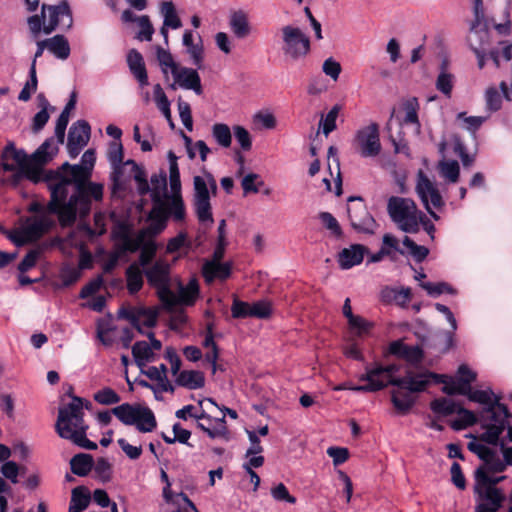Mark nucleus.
<instances>
[{
  "label": "nucleus",
  "mask_w": 512,
  "mask_h": 512,
  "mask_svg": "<svg viewBox=\"0 0 512 512\" xmlns=\"http://www.w3.org/2000/svg\"><path fill=\"white\" fill-rule=\"evenodd\" d=\"M95 160L94 152L87 150L80 164L70 165L66 162L56 171L46 172L45 182L52 193L51 207L68 198V203L62 205L60 210L62 221L69 222L75 216L88 215L92 201L102 200L103 185L89 181Z\"/></svg>",
  "instance_id": "obj_1"
},
{
  "label": "nucleus",
  "mask_w": 512,
  "mask_h": 512,
  "mask_svg": "<svg viewBox=\"0 0 512 512\" xmlns=\"http://www.w3.org/2000/svg\"><path fill=\"white\" fill-rule=\"evenodd\" d=\"M65 203H68V198H64L56 204V207H51L52 198L46 206L37 202L32 203L29 206V211L33 215L25 218L20 227L9 235L10 240L16 246H22L38 240L55 225L54 215H57L62 226L72 225L76 221L77 216L69 222L61 220L60 210Z\"/></svg>",
  "instance_id": "obj_2"
},
{
  "label": "nucleus",
  "mask_w": 512,
  "mask_h": 512,
  "mask_svg": "<svg viewBox=\"0 0 512 512\" xmlns=\"http://www.w3.org/2000/svg\"><path fill=\"white\" fill-rule=\"evenodd\" d=\"M185 217L186 208H183L182 217L177 218L173 208L168 203L166 205L153 204L148 215L149 225L137 232H131L124 227L121 228L116 234V244L121 252H135L143 238L154 240V237L166 228L168 218H172L175 222H182Z\"/></svg>",
  "instance_id": "obj_3"
},
{
  "label": "nucleus",
  "mask_w": 512,
  "mask_h": 512,
  "mask_svg": "<svg viewBox=\"0 0 512 512\" xmlns=\"http://www.w3.org/2000/svg\"><path fill=\"white\" fill-rule=\"evenodd\" d=\"M466 396L469 400L485 406L483 409V414L486 415L483 424L485 431L481 434L480 440L496 445L510 417L507 407L500 403V398L491 389L473 390L469 385Z\"/></svg>",
  "instance_id": "obj_4"
},
{
  "label": "nucleus",
  "mask_w": 512,
  "mask_h": 512,
  "mask_svg": "<svg viewBox=\"0 0 512 512\" xmlns=\"http://www.w3.org/2000/svg\"><path fill=\"white\" fill-rule=\"evenodd\" d=\"M435 373L423 369H410L403 377L392 381L394 388L391 391V401L395 409L406 414L415 404L417 395L423 392L430 384Z\"/></svg>",
  "instance_id": "obj_5"
},
{
  "label": "nucleus",
  "mask_w": 512,
  "mask_h": 512,
  "mask_svg": "<svg viewBox=\"0 0 512 512\" xmlns=\"http://www.w3.org/2000/svg\"><path fill=\"white\" fill-rule=\"evenodd\" d=\"M499 15H503L500 22L494 16H473L467 34V43L473 52H479L481 49H491L490 46L493 42L491 28L502 36L510 33L509 6L506 5Z\"/></svg>",
  "instance_id": "obj_6"
},
{
  "label": "nucleus",
  "mask_w": 512,
  "mask_h": 512,
  "mask_svg": "<svg viewBox=\"0 0 512 512\" xmlns=\"http://www.w3.org/2000/svg\"><path fill=\"white\" fill-rule=\"evenodd\" d=\"M89 402L79 397H72V401L59 408L55 429L59 437L73 442L81 434L87 433L89 426L84 421V407L88 408Z\"/></svg>",
  "instance_id": "obj_7"
},
{
  "label": "nucleus",
  "mask_w": 512,
  "mask_h": 512,
  "mask_svg": "<svg viewBox=\"0 0 512 512\" xmlns=\"http://www.w3.org/2000/svg\"><path fill=\"white\" fill-rule=\"evenodd\" d=\"M387 211L397 227L406 233H417L423 219V212L409 198L392 196L388 199Z\"/></svg>",
  "instance_id": "obj_8"
},
{
  "label": "nucleus",
  "mask_w": 512,
  "mask_h": 512,
  "mask_svg": "<svg viewBox=\"0 0 512 512\" xmlns=\"http://www.w3.org/2000/svg\"><path fill=\"white\" fill-rule=\"evenodd\" d=\"M112 413L125 425L135 426L142 433H149L157 427L153 411L140 404L123 403L112 409Z\"/></svg>",
  "instance_id": "obj_9"
},
{
  "label": "nucleus",
  "mask_w": 512,
  "mask_h": 512,
  "mask_svg": "<svg viewBox=\"0 0 512 512\" xmlns=\"http://www.w3.org/2000/svg\"><path fill=\"white\" fill-rule=\"evenodd\" d=\"M194 197L193 206L198 220L201 223L213 222L210 192L216 194L217 183L213 175L205 173L197 175L193 178Z\"/></svg>",
  "instance_id": "obj_10"
},
{
  "label": "nucleus",
  "mask_w": 512,
  "mask_h": 512,
  "mask_svg": "<svg viewBox=\"0 0 512 512\" xmlns=\"http://www.w3.org/2000/svg\"><path fill=\"white\" fill-rule=\"evenodd\" d=\"M2 167L5 171H17V176L26 177L33 182L41 179L45 181L47 171H39L37 168L30 167L29 158L23 150L16 149L14 143L9 142L1 155Z\"/></svg>",
  "instance_id": "obj_11"
},
{
  "label": "nucleus",
  "mask_w": 512,
  "mask_h": 512,
  "mask_svg": "<svg viewBox=\"0 0 512 512\" xmlns=\"http://www.w3.org/2000/svg\"><path fill=\"white\" fill-rule=\"evenodd\" d=\"M111 179L113 182V192L125 188L130 179L137 183V191L140 195H146L150 190L149 182L145 170L134 160H127L112 168Z\"/></svg>",
  "instance_id": "obj_12"
},
{
  "label": "nucleus",
  "mask_w": 512,
  "mask_h": 512,
  "mask_svg": "<svg viewBox=\"0 0 512 512\" xmlns=\"http://www.w3.org/2000/svg\"><path fill=\"white\" fill-rule=\"evenodd\" d=\"M282 52L290 60L298 61L305 58L310 52V39L299 28L285 25L281 28Z\"/></svg>",
  "instance_id": "obj_13"
},
{
  "label": "nucleus",
  "mask_w": 512,
  "mask_h": 512,
  "mask_svg": "<svg viewBox=\"0 0 512 512\" xmlns=\"http://www.w3.org/2000/svg\"><path fill=\"white\" fill-rule=\"evenodd\" d=\"M147 281L156 290L157 296L162 303L172 301V279L170 276V265L164 260H157L145 270Z\"/></svg>",
  "instance_id": "obj_14"
},
{
  "label": "nucleus",
  "mask_w": 512,
  "mask_h": 512,
  "mask_svg": "<svg viewBox=\"0 0 512 512\" xmlns=\"http://www.w3.org/2000/svg\"><path fill=\"white\" fill-rule=\"evenodd\" d=\"M416 192L431 217L438 220L439 216L434 209L441 208L444 205V201L436 184L421 170L417 174Z\"/></svg>",
  "instance_id": "obj_15"
},
{
  "label": "nucleus",
  "mask_w": 512,
  "mask_h": 512,
  "mask_svg": "<svg viewBox=\"0 0 512 512\" xmlns=\"http://www.w3.org/2000/svg\"><path fill=\"white\" fill-rule=\"evenodd\" d=\"M43 32L51 34L60 25L70 28L72 26V15L66 1L58 5H42Z\"/></svg>",
  "instance_id": "obj_16"
},
{
  "label": "nucleus",
  "mask_w": 512,
  "mask_h": 512,
  "mask_svg": "<svg viewBox=\"0 0 512 512\" xmlns=\"http://www.w3.org/2000/svg\"><path fill=\"white\" fill-rule=\"evenodd\" d=\"M354 145L359 149L363 157H375L381 151L379 126L377 123H370L357 130L354 138Z\"/></svg>",
  "instance_id": "obj_17"
},
{
  "label": "nucleus",
  "mask_w": 512,
  "mask_h": 512,
  "mask_svg": "<svg viewBox=\"0 0 512 512\" xmlns=\"http://www.w3.org/2000/svg\"><path fill=\"white\" fill-rule=\"evenodd\" d=\"M474 494L477 501L475 512H497L504 500L500 489L477 481L474 484Z\"/></svg>",
  "instance_id": "obj_18"
},
{
  "label": "nucleus",
  "mask_w": 512,
  "mask_h": 512,
  "mask_svg": "<svg viewBox=\"0 0 512 512\" xmlns=\"http://www.w3.org/2000/svg\"><path fill=\"white\" fill-rule=\"evenodd\" d=\"M168 161H169V184H170V194L168 197V204L173 208L176 217L181 218L183 214V208H185V204L181 194V181H180V171L177 163V156L172 152H168Z\"/></svg>",
  "instance_id": "obj_19"
},
{
  "label": "nucleus",
  "mask_w": 512,
  "mask_h": 512,
  "mask_svg": "<svg viewBox=\"0 0 512 512\" xmlns=\"http://www.w3.org/2000/svg\"><path fill=\"white\" fill-rule=\"evenodd\" d=\"M398 371L396 365H375L366 367V372L359 376V380L366 382L368 386L375 387V391H379L387 385H392V381L396 380L394 373Z\"/></svg>",
  "instance_id": "obj_20"
},
{
  "label": "nucleus",
  "mask_w": 512,
  "mask_h": 512,
  "mask_svg": "<svg viewBox=\"0 0 512 512\" xmlns=\"http://www.w3.org/2000/svg\"><path fill=\"white\" fill-rule=\"evenodd\" d=\"M90 126L84 120L73 123L68 133L67 150L71 158H76L89 141Z\"/></svg>",
  "instance_id": "obj_21"
},
{
  "label": "nucleus",
  "mask_w": 512,
  "mask_h": 512,
  "mask_svg": "<svg viewBox=\"0 0 512 512\" xmlns=\"http://www.w3.org/2000/svg\"><path fill=\"white\" fill-rule=\"evenodd\" d=\"M199 295V285L195 278H191L187 284L177 281V292L172 291L171 303H162L166 308L176 305H192Z\"/></svg>",
  "instance_id": "obj_22"
},
{
  "label": "nucleus",
  "mask_w": 512,
  "mask_h": 512,
  "mask_svg": "<svg viewBox=\"0 0 512 512\" xmlns=\"http://www.w3.org/2000/svg\"><path fill=\"white\" fill-rule=\"evenodd\" d=\"M228 26L237 39H245L250 36L253 31L250 15L243 9L230 11L228 15Z\"/></svg>",
  "instance_id": "obj_23"
},
{
  "label": "nucleus",
  "mask_w": 512,
  "mask_h": 512,
  "mask_svg": "<svg viewBox=\"0 0 512 512\" xmlns=\"http://www.w3.org/2000/svg\"><path fill=\"white\" fill-rule=\"evenodd\" d=\"M348 215L355 230L364 233L374 232L376 222L362 203L349 207Z\"/></svg>",
  "instance_id": "obj_24"
},
{
  "label": "nucleus",
  "mask_w": 512,
  "mask_h": 512,
  "mask_svg": "<svg viewBox=\"0 0 512 512\" xmlns=\"http://www.w3.org/2000/svg\"><path fill=\"white\" fill-rule=\"evenodd\" d=\"M172 75L179 87L192 90L197 95L202 93L201 79L196 70L187 67H177L172 71Z\"/></svg>",
  "instance_id": "obj_25"
},
{
  "label": "nucleus",
  "mask_w": 512,
  "mask_h": 512,
  "mask_svg": "<svg viewBox=\"0 0 512 512\" xmlns=\"http://www.w3.org/2000/svg\"><path fill=\"white\" fill-rule=\"evenodd\" d=\"M437 377H431V383H443V392L448 395L460 394L465 395L469 392V384L475 380V375L470 374V378H463L462 380H456L446 375H439L435 373Z\"/></svg>",
  "instance_id": "obj_26"
},
{
  "label": "nucleus",
  "mask_w": 512,
  "mask_h": 512,
  "mask_svg": "<svg viewBox=\"0 0 512 512\" xmlns=\"http://www.w3.org/2000/svg\"><path fill=\"white\" fill-rule=\"evenodd\" d=\"M58 144L53 138L47 139L42 145L29 157L30 167L37 168L39 171H44L40 169L39 166L46 164L57 154L58 152Z\"/></svg>",
  "instance_id": "obj_27"
},
{
  "label": "nucleus",
  "mask_w": 512,
  "mask_h": 512,
  "mask_svg": "<svg viewBox=\"0 0 512 512\" xmlns=\"http://www.w3.org/2000/svg\"><path fill=\"white\" fill-rule=\"evenodd\" d=\"M149 187L148 193L151 195L153 204L166 205L168 203L170 193L167 192V176L165 172L161 171L158 174H153Z\"/></svg>",
  "instance_id": "obj_28"
},
{
  "label": "nucleus",
  "mask_w": 512,
  "mask_h": 512,
  "mask_svg": "<svg viewBox=\"0 0 512 512\" xmlns=\"http://www.w3.org/2000/svg\"><path fill=\"white\" fill-rule=\"evenodd\" d=\"M365 252L366 248L363 245H351L339 253L338 263L342 269H350L363 261Z\"/></svg>",
  "instance_id": "obj_29"
},
{
  "label": "nucleus",
  "mask_w": 512,
  "mask_h": 512,
  "mask_svg": "<svg viewBox=\"0 0 512 512\" xmlns=\"http://www.w3.org/2000/svg\"><path fill=\"white\" fill-rule=\"evenodd\" d=\"M163 498L173 507V512H198L193 502L184 493H173L171 489H163Z\"/></svg>",
  "instance_id": "obj_30"
},
{
  "label": "nucleus",
  "mask_w": 512,
  "mask_h": 512,
  "mask_svg": "<svg viewBox=\"0 0 512 512\" xmlns=\"http://www.w3.org/2000/svg\"><path fill=\"white\" fill-rule=\"evenodd\" d=\"M195 35L192 31L186 30L183 34L182 43L186 47L187 53L190 55L194 65L200 67L203 60V44L200 35Z\"/></svg>",
  "instance_id": "obj_31"
},
{
  "label": "nucleus",
  "mask_w": 512,
  "mask_h": 512,
  "mask_svg": "<svg viewBox=\"0 0 512 512\" xmlns=\"http://www.w3.org/2000/svg\"><path fill=\"white\" fill-rule=\"evenodd\" d=\"M389 351L393 355L404 358L410 363H418L422 359V350L418 346L406 345L399 340L390 344Z\"/></svg>",
  "instance_id": "obj_32"
},
{
  "label": "nucleus",
  "mask_w": 512,
  "mask_h": 512,
  "mask_svg": "<svg viewBox=\"0 0 512 512\" xmlns=\"http://www.w3.org/2000/svg\"><path fill=\"white\" fill-rule=\"evenodd\" d=\"M419 103L416 98H410L403 103L404 116L401 125H409L416 135L420 133V122L418 119Z\"/></svg>",
  "instance_id": "obj_33"
},
{
  "label": "nucleus",
  "mask_w": 512,
  "mask_h": 512,
  "mask_svg": "<svg viewBox=\"0 0 512 512\" xmlns=\"http://www.w3.org/2000/svg\"><path fill=\"white\" fill-rule=\"evenodd\" d=\"M202 273L208 283H211L215 279L224 280L231 274V265L222 262H205Z\"/></svg>",
  "instance_id": "obj_34"
},
{
  "label": "nucleus",
  "mask_w": 512,
  "mask_h": 512,
  "mask_svg": "<svg viewBox=\"0 0 512 512\" xmlns=\"http://www.w3.org/2000/svg\"><path fill=\"white\" fill-rule=\"evenodd\" d=\"M455 83V76L448 69V61L444 59L440 65V71L436 79V88L443 95L450 98Z\"/></svg>",
  "instance_id": "obj_35"
},
{
  "label": "nucleus",
  "mask_w": 512,
  "mask_h": 512,
  "mask_svg": "<svg viewBox=\"0 0 512 512\" xmlns=\"http://www.w3.org/2000/svg\"><path fill=\"white\" fill-rule=\"evenodd\" d=\"M175 381L177 385L191 390L202 388L205 384L203 373L197 370H183Z\"/></svg>",
  "instance_id": "obj_36"
},
{
  "label": "nucleus",
  "mask_w": 512,
  "mask_h": 512,
  "mask_svg": "<svg viewBox=\"0 0 512 512\" xmlns=\"http://www.w3.org/2000/svg\"><path fill=\"white\" fill-rule=\"evenodd\" d=\"M132 354L139 368H144L155 360V353L146 341H138L132 347Z\"/></svg>",
  "instance_id": "obj_37"
},
{
  "label": "nucleus",
  "mask_w": 512,
  "mask_h": 512,
  "mask_svg": "<svg viewBox=\"0 0 512 512\" xmlns=\"http://www.w3.org/2000/svg\"><path fill=\"white\" fill-rule=\"evenodd\" d=\"M233 129L225 123H214L211 126V136L215 143L223 148L229 149L232 145Z\"/></svg>",
  "instance_id": "obj_38"
},
{
  "label": "nucleus",
  "mask_w": 512,
  "mask_h": 512,
  "mask_svg": "<svg viewBox=\"0 0 512 512\" xmlns=\"http://www.w3.org/2000/svg\"><path fill=\"white\" fill-rule=\"evenodd\" d=\"M141 372L145 374L149 379L156 382L155 392H173L174 388L169 382L167 376H164L163 371L155 366H150L146 370L140 368Z\"/></svg>",
  "instance_id": "obj_39"
},
{
  "label": "nucleus",
  "mask_w": 512,
  "mask_h": 512,
  "mask_svg": "<svg viewBox=\"0 0 512 512\" xmlns=\"http://www.w3.org/2000/svg\"><path fill=\"white\" fill-rule=\"evenodd\" d=\"M48 51L60 60H66L71 52L68 40L63 35H55L46 39Z\"/></svg>",
  "instance_id": "obj_40"
},
{
  "label": "nucleus",
  "mask_w": 512,
  "mask_h": 512,
  "mask_svg": "<svg viewBox=\"0 0 512 512\" xmlns=\"http://www.w3.org/2000/svg\"><path fill=\"white\" fill-rule=\"evenodd\" d=\"M91 500L89 491L84 487H76L72 490L69 512H81L85 510Z\"/></svg>",
  "instance_id": "obj_41"
},
{
  "label": "nucleus",
  "mask_w": 512,
  "mask_h": 512,
  "mask_svg": "<svg viewBox=\"0 0 512 512\" xmlns=\"http://www.w3.org/2000/svg\"><path fill=\"white\" fill-rule=\"evenodd\" d=\"M160 13L163 17V24L171 29H179L182 22L176 12L175 6L170 1H164L160 4Z\"/></svg>",
  "instance_id": "obj_42"
},
{
  "label": "nucleus",
  "mask_w": 512,
  "mask_h": 512,
  "mask_svg": "<svg viewBox=\"0 0 512 512\" xmlns=\"http://www.w3.org/2000/svg\"><path fill=\"white\" fill-rule=\"evenodd\" d=\"M71 470L78 476H86L93 467V458L89 454H77L70 460Z\"/></svg>",
  "instance_id": "obj_43"
},
{
  "label": "nucleus",
  "mask_w": 512,
  "mask_h": 512,
  "mask_svg": "<svg viewBox=\"0 0 512 512\" xmlns=\"http://www.w3.org/2000/svg\"><path fill=\"white\" fill-rule=\"evenodd\" d=\"M38 80L37 73L35 68V60H32L30 68H29V78L25 82L22 90L18 95V99L23 102H27L31 99L32 94H34L37 90Z\"/></svg>",
  "instance_id": "obj_44"
},
{
  "label": "nucleus",
  "mask_w": 512,
  "mask_h": 512,
  "mask_svg": "<svg viewBox=\"0 0 512 512\" xmlns=\"http://www.w3.org/2000/svg\"><path fill=\"white\" fill-rule=\"evenodd\" d=\"M440 175L450 183H456L459 178L460 167L455 160H442L438 164Z\"/></svg>",
  "instance_id": "obj_45"
},
{
  "label": "nucleus",
  "mask_w": 512,
  "mask_h": 512,
  "mask_svg": "<svg viewBox=\"0 0 512 512\" xmlns=\"http://www.w3.org/2000/svg\"><path fill=\"white\" fill-rule=\"evenodd\" d=\"M127 288L130 293L134 294L138 292L143 285V273L140 267L136 264H132L126 271Z\"/></svg>",
  "instance_id": "obj_46"
},
{
  "label": "nucleus",
  "mask_w": 512,
  "mask_h": 512,
  "mask_svg": "<svg viewBox=\"0 0 512 512\" xmlns=\"http://www.w3.org/2000/svg\"><path fill=\"white\" fill-rule=\"evenodd\" d=\"M456 413L458 414V418L451 423V427L454 430H463L477 422L475 414L467 409L458 407Z\"/></svg>",
  "instance_id": "obj_47"
},
{
  "label": "nucleus",
  "mask_w": 512,
  "mask_h": 512,
  "mask_svg": "<svg viewBox=\"0 0 512 512\" xmlns=\"http://www.w3.org/2000/svg\"><path fill=\"white\" fill-rule=\"evenodd\" d=\"M156 243L152 239L143 238L142 243L139 244L137 250H140L139 262L140 265L145 267L149 264L156 253Z\"/></svg>",
  "instance_id": "obj_48"
},
{
  "label": "nucleus",
  "mask_w": 512,
  "mask_h": 512,
  "mask_svg": "<svg viewBox=\"0 0 512 512\" xmlns=\"http://www.w3.org/2000/svg\"><path fill=\"white\" fill-rule=\"evenodd\" d=\"M458 407L459 406L449 398L436 399L431 403L432 411L444 416L456 413Z\"/></svg>",
  "instance_id": "obj_49"
},
{
  "label": "nucleus",
  "mask_w": 512,
  "mask_h": 512,
  "mask_svg": "<svg viewBox=\"0 0 512 512\" xmlns=\"http://www.w3.org/2000/svg\"><path fill=\"white\" fill-rule=\"evenodd\" d=\"M263 184L264 182L260 175L252 172L246 174L241 180V186L245 195L249 193H258L260 186Z\"/></svg>",
  "instance_id": "obj_50"
},
{
  "label": "nucleus",
  "mask_w": 512,
  "mask_h": 512,
  "mask_svg": "<svg viewBox=\"0 0 512 512\" xmlns=\"http://www.w3.org/2000/svg\"><path fill=\"white\" fill-rule=\"evenodd\" d=\"M341 110V106L336 104L331 110L327 113L325 118H322L320 121V126L322 127V132L325 136H328L332 131L336 129V120Z\"/></svg>",
  "instance_id": "obj_51"
},
{
  "label": "nucleus",
  "mask_w": 512,
  "mask_h": 512,
  "mask_svg": "<svg viewBox=\"0 0 512 512\" xmlns=\"http://www.w3.org/2000/svg\"><path fill=\"white\" fill-rule=\"evenodd\" d=\"M420 286L432 297H437L443 293L456 294L455 289L445 282H421Z\"/></svg>",
  "instance_id": "obj_52"
},
{
  "label": "nucleus",
  "mask_w": 512,
  "mask_h": 512,
  "mask_svg": "<svg viewBox=\"0 0 512 512\" xmlns=\"http://www.w3.org/2000/svg\"><path fill=\"white\" fill-rule=\"evenodd\" d=\"M237 143L243 151H250L252 148V137L249 131L241 126H233V134Z\"/></svg>",
  "instance_id": "obj_53"
},
{
  "label": "nucleus",
  "mask_w": 512,
  "mask_h": 512,
  "mask_svg": "<svg viewBox=\"0 0 512 512\" xmlns=\"http://www.w3.org/2000/svg\"><path fill=\"white\" fill-rule=\"evenodd\" d=\"M94 400L101 405L119 403L121 398L112 388L105 387L94 394Z\"/></svg>",
  "instance_id": "obj_54"
},
{
  "label": "nucleus",
  "mask_w": 512,
  "mask_h": 512,
  "mask_svg": "<svg viewBox=\"0 0 512 512\" xmlns=\"http://www.w3.org/2000/svg\"><path fill=\"white\" fill-rule=\"evenodd\" d=\"M403 245L408 249L409 254L417 261H423L429 250L425 246L417 245L411 238L405 236L403 239Z\"/></svg>",
  "instance_id": "obj_55"
},
{
  "label": "nucleus",
  "mask_w": 512,
  "mask_h": 512,
  "mask_svg": "<svg viewBox=\"0 0 512 512\" xmlns=\"http://www.w3.org/2000/svg\"><path fill=\"white\" fill-rule=\"evenodd\" d=\"M156 56L164 73H167L168 69L172 72L178 67L171 53L160 46L156 48Z\"/></svg>",
  "instance_id": "obj_56"
},
{
  "label": "nucleus",
  "mask_w": 512,
  "mask_h": 512,
  "mask_svg": "<svg viewBox=\"0 0 512 512\" xmlns=\"http://www.w3.org/2000/svg\"><path fill=\"white\" fill-rule=\"evenodd\" d=\"M468 448L470 451L477 454L485 464H490L495 457V452L480 442L472 441L468 444Z\"/></svg>",
  "instance_id": "obj_57"
},
{
  "label": "nucleus",
  "mask_w": 512,
  "mask_h": 512,
  "mask_svg": "<svg viewBox=\"0 0 512 512\" xmlns=\"http://www.w3.org/2000/svg\"><path fill=\"white\" fill-rule=\"evenodd\" d=\"M457 118L463 119L465 128L472 134H475L489 116H466L464 112H461L457 115Z\"/></svg>",
  "instance_id": "obj_58"
},
{
  "label": "nucleus",
  "mask_w": 512,
  "mask_h": 512,
  "mask_svg": "<svg viewBox=\"0 0 512 512\" xmlns=\"http://www.w3.org/2000/svg\"><path fill=\"white\" fill-rule=\"evenodd\" d=\"M138 26L140 28L137 39L140 41H150L154 33V28L148 16L143 15L138 18Z\"/></svg>",
  "instance_id": "obj_59"
},
{
  "label": "nucleus",
  "mask_w": 512,
  "mask_h": 512,
  "mask_svg": "<svg viewBox=\"0 0 512 512\" xmlns=\"http://www.w3.org/2000/svg\"><path fill=\"white\" fill-rule=\"evenodd\" d=\"M117 443L130 460H137L142 455L143 449L141 445H132L125 438H119Z\"/></svg>",
  "instance_id": "obj_60"
},
{
  "label": "nucleus",
  "mask_w": 512,
  "mask_h": 512,
  "mask_svg": "<svg viewBox=\"0 0 512 512\" xmlns=\"http://www.w3.org/2000/svg\"><path fill=\"white\" fill-rule=\"evenodd\" d=\"M271 496L275 501L287 502L289 504L296 503V498L289 493L287 487L283 483H279L271 489Z\"/></svg>",
  "instance_id": "obj_61"
},
{
  "label": "nucleus",
  "mask_w": 512,
  "mask_h": 512,
  "mask_svg": "<svg viewBox=\"0 0 512 512\" xmlns=\"http://www.w3.org/2000/svg\"><path fill=\"white\" fill-rule=\"evenodd\" d=\"M485 100L487 109L490 112L498 111L501 108L502 98L496 88L490 87L486 90Z\"/></svg>",
  "instance_id": "obj_62"
},
{
  "label": "nucleus",
  "mask_w": 512,
  "mask_h": 512,
  "mask_svg": "<svg viewBox=\"0 0 512 512\" xmlns=\"http://www.w3.org/2000/svg\"><path fill=\"white\" fill-rule=\"evenodd\" d=\"M178 111L182 124L188 131L193 130V119L191 115V108L189 103L178 100Z\"/></svg>",
  "instance_id": "obj_63"
},
{
  "label": "nucleus",
  "mask_w": 512,
  "mask_h": 512,
  "mask_svg": "<svg viewBox=\"0 0 512 512\" xmlns=\"http://www.w3.org/2000/svg\"><path fill=\"white\" fill-rule=\"evenodd\" d=\"M108 160L111 167H115L123 162V146L119 141L112 142L108 150Z\"/></svg>",
  "instance_id": "obj_64"
}]
</instances>
